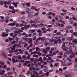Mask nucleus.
<instances>
[{
  "instance_id": "49530a36",
  "label": "nucleus",
  "mask_w": 77,
  "mask_h": 77,
  "mask_svg": "<svg viewBox=\"0 0 77 77\" xmlns=\"http://www.w3.org/2000/svg\"><path fill=\"white\" fill-rule=\"evenodd\" d=\"M32 9H33V10H35V9H36V8L34 6H32L31 7Z\"/></svg>"
},
{
  "instance_id": "f3484780",
  "label": "nucleus",
  "mask_w": 77,
  "mask_h": 77,
  "mask_svg": "<svg viewBox=\"0 0 77 77\" xmlns=\"http://www.w3.org/2000/svg\"><path fill=\"white\" fill-rule=\"evenodd\" d=\"M8 26H15V23H10L8 24Z\"/></svg>"
},
{
  "instance_id": "5fc2aeb1",
  "label": "nucleus",
  "mask_w": 77,
  "mask_h": 77,
  "mask_svg": "<svg viewBox=\"0 0 77 77\" xmlns=\"http://www.w3.org/2000/svg\"><path fill=\"white\" fill-rule=\"evenodd\" d=\"M51 50L52 51H54V50H57V49L54 48H52L51 49Z\"/></svg>"
},
{
  "instance_id": "774afa93",
  "label": "nucleus",
  "mask_w": 77,
  "mask_h": 77,
  "mask_svg": "<svg viewBox=\"0 0 77 77\" xmlns=\"http://www.w3.org/2000/svg\"><path fill=\"white\" fill-rule=\"evenodd\" d=\"M73 35H77V32H74L73 33Z\"/></svg>"
},
{
  "instance_id": "3c124183",
  "label": "nucleus",
  "mask_w": 77,
  "mask_h": 77,
  "mask_svg": "<svg viewBox=\"0 0 77 77\" xmlns=\"http://www.w3.org/2000/svg\"><path fill=\"white\" fill-rule=\"evenodd\" d=\"M40 60H41V62L42 63H44V61H43L42 60V57H40Z\"/></svg>"
},
{
  "instance_id": "aec40b11",
  "label": "nucleus",
  "mask_w": 77,
  "mask_h": 77,
  "mask_svg": "<svg viewBox=\"0 0 77 77\" xmlns=\"http://www.w3.org/2000/svg\"><path fill=\"white\" fill-rule=\"evenodd\" d=\"M42 51L43 53H45V54H47L48 51L46 49H43Z\"/></svg>"
},
{
  "instance_id": "72a5a7b5",
  "label": "nucleus",
  "mask_w": 77,
  "mask_h": 77,
  "mask_svg": "<svg viewBox=\"0 0 77 77\" xmlns=\"http://www.w3.org/2000/svg\"><path fill=\"white\" fill-rule=\"evenodd\" d=\"M32 17L33 15L32 14H30L28 15V18H32Z\"/></svg>"
},
{
  "instance_id": "393cba45",
  "label": "nucleus",
  "mask_w": 77,
  "mask_h": 77,
  "mask_svg": "<svg viewBox=\"0 0 77 77\" xmlns=\"http://www.w3.org/2000/svg\"><path fill=\"white\" fill-rule=\"evenodd\" d=\"M2 55L3 56L5 59H6V58H7V55H6V54L3 53Z\"/></svg>"
},
{
  "instance_id": "79ce46f5",
  "label": "nucleus",
  "mask_w": 77,
  "mask_h": 77,
  "mask_svg": "<svg viewBox=\"0 0 77 77\" xmlns=\"http://www.w3.org/2000/svg\"><path fill=\"white\" fill-rule=\"evenodd\" d=\"M17 58L18 59H19V60H21V55H19L17 57Z\"/></svg>"
},
{
  "instance_id": "c756f323",
  "label": "nucleus",
  "mask_w": 77,
  "mask_h": 77,
  "mask_svg": "<svg viewBox=\"0 0 77 77\" xmlns=\"http://www.w3.org/2000/svg\"><path fill=\"white\" fill-rule=\"evenodd\" d=\"M12 2L11 0L8 1V5H11V3L12 4V2Z\"/></svg>"
},
{
  "instance_id": "7c9ffc66",
  "label": "nucleus",
  "mask_w": 77,
  "mask_h": 77,
  "mask_svg": "<svg viewBox=\"0 0 77 77\" xmlns=\"http://www.w3.org/2000/svg\"><path fill=\"white\" fill-rule=\"evenodd\" d=\"M41 30L42 31H44V30H46L47 28L45 27H42L41 29Z\"/></svg>"
},
{
  "instance_id": "9b49d317",
  "label": "nucleus",
  "mask_w": 77,
  "mask_h": 77,
  "mask_svg": "<svg viewBox=\"0 0 77 77\" xmlns=\"http://www.w3.org/2000/svg\"><path fill=\"white\" fill-rule=\"evenodd\" d=\"M8 34H6L5 32H3L2 34V37H5L6 36H8Z\"/></svg>"
},
{
  "instance_id": "6ab92c4d",
  "label": "nucleus",
  "mask_w": 77,
  "mask_h": 77,
  "mask_svg": "<svg viewBox=\"0 0 77 77\" xmlns=\"http://www.w3.org/2000/svg\"><path fill=\"white\" fill-rule=\"evenodd\" d=\"M2 72H0V75H3V74H4V73H5V71L4 70H2Z\"/></svg>"
},
{
  "instance_id": "603ef678",
  "label": "nucleus",
  "mask_w": 77,
  "mask_h": 77,
  "mask_svg": "<svg viewBox=\"0 0 77 77\" xmlns=\"http://www.w3.org/2000/svg\"><path fill=\"white\" fill-rule=\"evenodd\" d=\"M36 24V23H35L34 24H31V26L32 27H35Z\"/></svg>"
},
{
  "instance_id": "e2e57ef3",
  "label": "nucleus",
  "mask_w": 77,
  "mask_h": 77,
  "mask_svg": "<svg viewBox=\"0 0 77 77\" xmlns=\"http://www.w3.org/2000/svg\"><path fill=\"white\" fill-rule=\"evenodd\" d=\"M13 74V73H12V72H8V75H11V74Z\"/></svg>"
},
{
  "instance_id": "2eb2a0df",
  "label": "nucleus",
  "mask_w": 77,
  "mask_h": 77,
  "mask_svg": "<svg viewBox=\"0 0 77 77\" xmlns=\"http://www.w3.org/2000/svg\"><path fill=\"white\" fill-rule=\"evenodd\" d=\"M43 60H46V61H47V63H50V60H47V58H46V57H43Z\"/></svg>"
},
{
  "instance_id": "cd10ccee",
  "label": "nucleus",
  "mask_w": 77,
  "mask_h": 77,
  "mask_svg": "<svg viewBox=\"0 0 77 77\" xmlns=\"http://www.w3.org/2000/svg\"><path fill=\"white\" fill-rule=\"evenodd\" d=\"M40 26H43V27H47V25L43 24V23L40 24Z\"/></svg>"
},
{
  "instance_id": "bf43d9fd",
  "label": "nucleus",
  "mask_w": 77,
  "mask_h": 77,
  "mask_svg": "<svg viewBox=\"0 0 77 77\" xmlns=\"http://www.w3.org/2000/svg\"><path fill=\"white\" fill-rule=\"evenodd\" d=\"M47 71H48V69H44V72H46Z\"/></svg>"
},
{
  "instance_id": "39448f33",
  "label": "nucleus",
  "mask_w": 77,
  "mask_h": 77,
  "mask_svg": "<svg viewBox=\"0 0 77 77\" xmlns=\"http://www.w3.org/2000/svg\"><path fill=\"white\" fill-rule=\"evenodd\" d=\"M75 44H77V40L76 39H75L73 41V43L72 44L73 45L72 46L73 47H75Z\"/></svg>"
},
{
  "instance_id": "b1692460",
  "label": "nucleus",
  "mask_w": 77,
  "mask_h": 77,
  "mask_svg": "<svg viewBox=\"0 0 77 77\" xmlns=\"http://www.w3.org/2000/svg\"><path fill=\"white\" fill-rule=\"evenodd\" d=\"M26 6L27 7H30V2L26 3Z\"/></svg>"
},
{
  "instance_id": "423d86ee",
  "label": "nucleus",
  "mask_w": 77,
  "mask_h": 77,
  "mask_svg": "<svg viewBox=\"0 0 77 77\" xmlns=\"http://www.w3.org/2000/svg\"><path fill=\"white\" fill-rule=\"evenodd\" d=\"M72 63H68L67 64H65V63H61V65L62 66H69V65H71Z\"/></svg>"
},
{
  "instance_id": "864d4df0",
  "label": "nucleus",
  "mask_w": 77,
  "mask_h": 77,
  "mask_svg": "<svg viewBox=\"0 0 77 77\" xmlns=\"http://www.w3.org/2000/svg\"><path fill=\"white\" fill-rule=\"evenodd\" d=\"M17 3V2H13L11 3V4L12 5H16Z\"/></svg>"
},
{
  "instance_id": "20e7f679",
  "label": "nucleus",
  "mask_w": 77,
  "mask_h": 77,
  "mask_svg": "<svg viewBox=\"0 0 77 77\" xmlns=\"http://www.w3.org/2000/svg\"><path fill=\"white\" fill-rule=\"evenodd\" d=\"M62 46V48L63 49V50L65 51H67L69 49V48H66V46H65V42H63Z\"/></svg>"
},
{
  "instance_id": "de8ad7c7",
  "label": "nucleus",
  "mask_w": 77,
  "mask_h": 77,
  "mask_svg": "<svg viewBox=\"0 0 77 77\" xmlns=\"http://www.w3.org/2000/svg\"><path fill=\"white\" fill-rule=\"evenodd\" d=\"M57 35H62V34H61V32H58L56 33Z\"/></svg>"
},
{
  "instance_id": "c9c22d12",
  "label": "nucleus",
  "mask_w": 77,
  "mask_h": 77,
  "mask_svg": "<svg viewBox=\"0 0 77 77\" xmlns=\"http://www.w3.org/2000/svg\"><path fill=\"white\" fill-rule=\"evenodd\" d=\"M9 9H14V6H12L11 5H10L9 6Z\"/></svg>"
},
{
  "instance_id": "a19ab883",
  "label": "nucleus",
  "mask_w": 77,
  "mask_h": 77,
  "mask_svg": "<svg viewBox=\"0 0 77 77\" xmlns=\"http://www.w3.org/2000/svg\"><path fill=\"white\" fill-rule=\"evenodd\" d=\"M30 54L28 55L27 56V60H29V59H30Z\"/></svg>"
},
{
  "instance_id": "a211bd4d",
  "label": "nucleus",
  "mask_w": 77,
  "mask_h": 77,
  "mask_svg": "<svg viewBox=\"0 0 77 77\" xmlns=\"http://www.w3.org/2000/svg\"><path fill=\"white\" fill-rule=\"evenodd\" d=\"M30 26V25H27L25 26V29H29V27Z\"/></svg>"
},
{
  "instance_id": "0eeeda50",
  "label": "nucleus",
  "mask_w": 77,
  "mask_h": 77,
  "mask_svg": "<svg viewBox=\"0 0 77 77\" xmlns=\"http://www.w3.org/2000/svg\"><path fill=\"white\" fill-rule=\"evenodd\" d=\"M68 54H72V55L73 56H75V53L73 52H72V50H70V51L68 52Z\"/></svg>"
},
{
  "instance_id": "4d7b16f0",
  "label": "nucleus",
  "mask_w": 77,
  "mask_h": 77,
  "mask_svg": "<svg viewBox=\"0 0 77 77\" xmlns=\"http://www.w3.org/2000/svg\"><path fill=\"white\" fill-rule=\"evenodd\" d=\"M63 55V52H61L59 53V55L60 56H62Z\"/></svg>"
},
{
  "instance_id": "13d9d810",
  "label": "nucleus",
  "mask_w": 77,
  "mask_h": 77,
  "mask_svg": "<svg viewBox=\"0 0 77 77\" xmlns=\"http://www.w3.org/2000/svg\"><path fill=\"white\" fill-rule=\"evenodd\" d=\"M18 2H17V3L15 5H14V7L15 8H17L18 7V5H17V4H18Z\"/></svg>"
},
{
  "instance_id": "58836bf2",
  "label": "nucleus",
  "mask_w": 77,
  "mask_h": 77,
  "mask_svg": "<svg viewBox=\"0 0 77 77\" xmlns=\"http://www.w3.org/2000/svg\"><path fill=\"white\" fill-rule=\"evenodd\" d=\"M59 26H60V27H63L64 26V25L61 23L58 24Z\"/></svg>"
},
{
  "instance_id": "f704fd0d",
  "label": "nucleus",
  "mask_w": 77,
  "mask_h": 77,
  "mask_svg": "<svg viewBox=\"0 0 77 77\" xmlns=\"http://www.w3.org/2000/svg\"><path fill=\"white\" fill-rule=\"evenodd\" d=\"M49 56H53V54H49L48 55H46V57H49Z\"/></svg>"
},
{
  "instance_id": "1a4fd4ad",
  "label": "nucleus",
  "mask_w": 77,
  "mask_h": 77,
  "mask_svg": "<svg viewBox=\"0 0 77 77\" xmlns=\"http://www.w3.org/2000/svg\"><path fill=\"white\" fill-rule=\"evenodd\" d=\"M12 60L14 63H16V62H19V60H18V59H16L15 60L14 57L12 58Z\"/></svg>"
},
{
  "instance_id": "e433bc0d",
  "label": "nucleus",
  "mask_w": 77,
  "mask_h": 77,
  "mask_svg": "<svg viewBox=\"0 0 77 77\" xmlns=\"http://www.w3.org/2000/svg\"><path fill=\"white\" fill-rule=\"evenodd\" d=\"M67 39L69 40L70 41H71L72 40V37H68L67 38Z\"/></svg>"
},
{
  "instance_id": "4468645a",
  "label": "nucleus",
  "mask_w": 77,
  "mask_h": 77,
  "mask_svg": "<svg viewBox=\"0 0 77 77\" xmlns=\"http://www.w3.org/2000/svg\"><path fill=\"white\" fill-rule=\"evenodd\" d=\"M29 41V42H28V43L29 44H32V39L31 38H29V40H28Z\"/></svg>"
},
{
  "instance_id": "ea45409f",
  "label": "nucleus",
  "mask_w": 77,
  "mask_h": 77,
  "mask_svg": "<svg viewBox=\"0 0 77 77\" xmlns=\"http://www.w3.org/2000/svg\"><path fill=\"white\" fill-rule=\"evenodd\" d=\"M58 21H60V22H61L63 24H65V23L63 21H62L61 20H59Z\"/></svg>"
},
{
  "instance_id": "f03ea898",
  "label": "nucleus",
  "mask_w": 77,
  "mask_h": 77,
  "mask_svg": "<svg viewBox=\"0 0 77 77\" xmlns=\"http://www.w3.org/2000/svg\"><path fill=\"white\" fill-rule=\"evenodd\" d=\"M51 41H52V42H51V41L50 42H51V43L52 42H54L55 44H61V43H62V41H61V40L60 38H58L57 40H54V39H53V40H51Z\"/></svg>"
},
{
  "instance_id": "473e14b6",
  "label": "nucleus",
  "mask_w": 77,
  "mask_h": 77,
  "mask_svg": "<svg viewBox=\"0 0 77 77\" xmlns=\"http://www.w3.org/2000/svg\"><path fill=\"white\" fill-rule=\"evenodd\" d=\"M67 55H68V54H67V53H64V55H63V57L64 58H66V57L67 56Z\"/></svg>"
},
{
  "instance_id": "dca6fc26",
  "label": "nucleus",
  "mask_w": 77,
  "mask_h": 77,
  "mask_svg": "<svg viewBox=\"0 0 77 77\" xmlns=\"http://www.w3.org/2000/svg\"><path fill=\"white\" fill-rule=\"evenodd\" d=\"M23 44H24V48H26V47L28 46V44H27V43H26V42H23Z\"/></svg>"
},
{
  "instance_id": "c85d7f7f",
  "label": "nucleus",
  "mask_w": 77,
  "mask_h": 77,
  "mask_svg": "<svg viewBox=\"0 0 77 77\" xmlns=\"http://www.w3.org/2000/svg\"><path fill=\"white\" fill-rule=\"evenodd\" d=\"M35 30H36L35 29L31 30L29 32L31 33H34V32H35Z\"/></svg>"
},
{
  "instance_id": "a18cd8bd",
  "label": "nucleus",
  "mask_w": 77,
  "mask_h": 77,
  "mask_svg": "<svg viewBox=\"0 0 77 77\" xmlns=\"http://www.w3.org/2000/svg\"><path fill=\"white\" fill-rule=\"evenodd\" d=\"M33 57H38V55L34 54L33 55Z\"/></svg>"
},
{
  "instance_id": "7ed1b4c3",
  "label": "nucleus",
  "mask_w": 77,
  "mask_h": 77,
  "mask_svg": "<svg viewBox=\"0 0 77 77\" xmlns=\"http://www.w3.org/2000/svg\"><path fill=\"white\" fill-rule=\"evenodd\" d=\"M27 74L28 75H29V74H30L31 75V77H36V75H38V73L36 71H35V70H33V73H30V71H28L27 72Z\"/></svg>"
},
{
  "instance_id": "69168bd1",
  "label": "nucleus",
  "mask_w": 77,
  "mask_h": 77,
  "mask_svg": "<svg viewBox=\"0 0 77 77\" xmlns=\"http://www.w3.org/2000/svg\"><path fill=\"white\" fill-rule=\"evenodd\" d=\"M4 3V2H3V1H1L0 2V5H3Z\"/></svg>"
},
{
  "instance_id": "bb28decb",
  "label": "nucleus",
  "mask_w": 77,
  "mask_h": 77,
  "mask_svg": "<svg viewBox=\"0 0 77 77\" xmlns=\"http://www.w3.org/2000/svg\"><path fill=\"white\" fill-rule=\"evenodd\" d=\"M25 11L26 12H29V11H30V9L28 7H26V8Z\"/></svg>"
},
{
  "instance_id": "6e6d98bb",
  "label": "nucleus",
  "mask_w": 77,
  "mask_h": 77,
  "mask_svg": "<svg viewBox=\"0 0 77 77\" xmlns=\"http://www.w3.org/2000/svg\"><path fill=\"white\" fill-rule=\"evenodd\" d=\"M35 49L36 50V51H39V50L40 48L38 47L35 48Z\"/></svg>"
},
{
  "instance_id": "0e129e2a",
  "label": "nucleus",
  "mask_w": 77,
  "mask_h": 77,
  "mask_svg": "<svg viewBox=\"0 0 77 77\" xmlns=\"http://www.w3.org/2000/svg\"><path fill=\"white\" fill-rule=\"evenodd\" d=\"M59 17L60 18V19H63V18H64V17L63 16H59Z\"/></svg>"
},
{
  "instance_id": "052dcab7",
  "label": "nucleus",
  "mask_w": 77,
  "mask_h": 77,
  "mask_svg": "<svg viewBox=\"0 0 77 77\" xmlns=\"http://www.w3.org/2000/svg\"><path fill=\"white\" fill-rule=\"evenodd\" d=\"M9 19H7L5 21V22L6 23H8V22H9Z\"/></svg>"
},
{
  "instance_id": "4be33fe9",
  "label": "nucleus",
  "mask_w": 77,
  "mask_h": 77,
  "mask_svg": "<svg viewBox=\"0 0 77 77\" xmlns=\"http://www.w3.org/2000/svg\"><path fill=\"white\" fill-rule=\"evenodd\" d=\"M21 3L22 5H23V6H25L26 5V2L24 1H21Z\"/></svg>"
},
{
  "instance_id": "5701e85b",
  "label": "nucleus",
  "mask_w": 77,
  "mask_h": 77,
  "mask_svg": "<svg viewBox=\"0 0 77 77\" xmlns=\"http://www.w3.org/2000/svg\"><path fill=\"white\" fill-rule=\"evenodd\" d=\"M18 50L16 49V50L14 51V52L17 55H18V54H20V52H17Z\"/></svg>"
},
{
  "instance_id": "2f4dec72",
  "label": "nucleus",
  "mask_w": 77,
  "mask_h": 77,
  "mask_svg": "<svg viewBox=\"0 0 77 77\" xmlns=\"http://www.w3.org/2000/svg\"><path fill=\"white\" fill-rule=\"evenodd\" d=\"M18 51H20V53L21 54H23V51H22V49H18Z\"/></svg>"
},
{
  "instance_id": "f257e3e1",
  "label": "nucleus",
  "mask_w": 77,
  "mask_h": 77,
  "mask_svg": "<svg viewBox=\"0 0 77 77\" xmlns=\"http://www.w3.org/2000/svg\"><path fill=\"white\" fill-rule=\"evenodd\" d=\"M41 39L42 41L43 42L44 45L46 46L48 45V44L50 43L51 41V42L53 41L52 40L49 39L48 38H45V37H42L41 38V37H39L38 38H37L35 40V41L37 42H38V41H40Z\"/></svg>"
},
{
  "instance_id": "37998d69",
  "label": "nucleus",
  "mask_w": 77,
  "mask_h": 77,
  "mask_svg": "<svg viewBox=\"0 0 77 77\" xmlns=\"http://www.w3.org/2000/svg\"><path fill=\"white\" fill-rule=\"evenodd\" d=\"M44 72L42 70H40L38 73L39 74H42Z\"/></svg>"
},
{
  "instance_id": "412c9836",
  "label": "nucleus",
  "mask_w": 77,
  "mask_h": 77,
  "mask_svg": "<svg viewBox=\"0 0 77 77\" xmlns=\"http://www.w3.org/2000/svg\"><path fill=\"white\" fill-rule=\"evenodd\" d=\"M37 32L38 33V34H42V32L41 30L40 29L37 30Z\"/></svg>"
},
{
  "instance_id": "680f3d73",
  "label": "nucleus",
  "mask_w": 77,
  "mask_h": 77,
  "mask_svg": "<svg viewBox=\"0 0 77 77\" xmlns=\"http://www.w3.org/2000/svg\"><path fill=\"white\" fill-rule=\"evenodd\" d=\"M24 25H23V24L21 23L20 24V25L19 26L20 27H21L23 26H24Z\"/></svg>"
},
{
  "instance_id": "9d476101",
  "label": "nucleus",
  "mask_w": 77,
  "mask_h": 77,
  "mask_svg": "<svg viewBox=\"0 0 77 77\" xmlns=\"http://www.w3.org/2000/svg\"><path fill=\"white\" fill-rule=\"evenodd\" d=\"M17 46V45L14 44L13 46H12L11 48V50H13V51H14L15 50V47Z\"/></svg>"
},
{
  "instance_id": "4c0bfd02",
  "label": "nucleus",
  "mask_w": 77,
  "mask_h": 77,
  "mask_svg": "<svg viewBox=\"0 0 77 77\" xmlns=\"http://www.w3.org/2000/svg\"><path fill=\"white\" fill-rule=\"evenodd\" d=\"M46 49L47 50V51H49V50H50V47H46Z\"/></svg>"
},
{
  "instance_id": "c03bdc74",
  "label": "nucleus",
  "mask_w": 77,
  "mask_h": 77,
  "mask_svg": "<svg viewBox=\"0 0 77 77\" xmlns=\"http://www.w3.org/2000/svg\"><path fill=\"white\" fill-rule=\"evenodd\" d=\"M67 59L69 60V62H70L71 63V62H72V60H71V59H70V58H69L67 57Z\"/></svg>"
},
{
  "instance_id": "f8f14e48",
  "label": "nucleus",
  "mask_w": 77,
  "mask_h": 77,
  "mask_svg": "<svg viewBox=\"0 0 77 77\" xmlns=\"http://www.w3.org/2000/svg\"><path fill=\"white\" fill-rule=\"evenodd\" d=\"M22 39L24 40V41H28L29 39V38H26V37H24L22 38Z\"/></svg>"
},
{
  "instance_id": "6e6552de",
  "label": "nucleus",
  "mask_w": 77,
  "mask_h": 77,
  "mask_svg": "<svg viewBox=\"0 0 77 77\" xmlns=\"http://www.w3.org/2000/svg\"><path fill=\"white\" fill-rule=\"evenodd\" d=\"M16 41H14L13 42V44H20V42H18V38H17L16 39Z\"/></svg>"
},
{
  "instance_id": "a878e982",
  "label": "nucleus",
  "mask_w": 77,
  "mask_h": 77,
  "mask_svg": "<svg viewBox=\"0 0 77 77\" xmlns=\"http://www.w3.org/2000/svg\"><path fill=\"white\" fill-rule=\"evenodd\" d=\"M41 27V25H39V24L36 25V24L35 25V28H38V27Z\"/></svg>"
},
{
  "instance_id": "8fccbe9b",
  "label": "nucleus",
  "mask_w": 77,
  "mask_h": 77,
  "mask_svg": "<svg viewBox=\"0 0 77 77\" xmlns=\"http://www.w3.org/2000/svg\"><path fill=\"white\" fill-rule=\"evenodd\" d=\"M25 55H27L28 54V55H29V52L28 51H26L25 52Z\"/></svg>"
},
{
  "instance_id": "ddd939ff",
  "label": "nucleus",
  "mask_w": 77,
  "mask_h": 77,
  "mask_svg": "<svg viewBox=\"0 0 77 77\" xmlns=\"http://www.w3.org/2000/svg\"><path fill=\"white\" fill-rule=\"evenodd\" d=\"M71 29H72V27H71V26H66V28H65L66 30H69Z\"/></svg>"
},
{
  "instance_id": "338daca9",
  "label": "nucleus",
  "mask_w": 77,
  "mask_h": 77,
  "mask_svg": "<svg viewBox=\"0 0 77 77\" xmlns=\"http://www.w3.org/2000/svg\"><path fill=\"white\" fill-rule=\"evenodd\" d=\"M62 11H63V12H67V10L63 9V10H62Z\"/></svg>"
},
{
  "instance_id": "09e8293b",
  "label": "nucleus",
  "mask_w": 77,
  "mask_h": 77,
  "mask_svg": "<svg viewBox=\"0 0 77 77\" xmlns=\"http://www.w3.org/2000/svg\"><path fill=\"white\" fill-rule=\"evenodd\" d=\"M22 57L24 59H27V58H26V55H23L22 56Z\"/></svg>"
}]
</instances>
